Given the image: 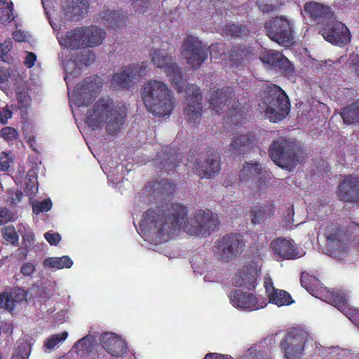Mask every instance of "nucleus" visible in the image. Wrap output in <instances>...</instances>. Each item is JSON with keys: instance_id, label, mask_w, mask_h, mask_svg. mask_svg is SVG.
Segmentation results:
<instances>
[{"instance_id": "60", "label": "nucleus", "mask_w": 359, "mask_h": 359, "mask_svg": "<svg viewBox=\"0 0 359 359\" xmlns=\"http://www.w3.org/2000/svg\"><path fill=\"white\" fill-rule=\"evenodd\" d=\"M224 53V50L222 44H212L210 46V55L211 58H217Z\"/></svg>"}, {"instance_id": "53", "label": "nucleus", "mask_w": 359, "mask_h": 359, "mask_svg": "<svg viewBox=\"0 0 359 359\" xmlns=\"http://www.w3.org/2000/svg\"><path fill=\"white\" fill-rule=\"evenodd\" d=\"M0 135L6 141L13 140L17 138L18 132L11 127H4L0 131Z\"/></svg>"}, {"instance_id": "27", "label": "nucleus", "mask_w": 359, "mask_h": 359, "mask_svg": "<svg viewBox=\"0 0 359 359\" xmlns=\"http://www.w3.org/2000/svg\"><path fill=\"white\" fill-rule=\"evenodd\" d=\"M151 62L158 68L164 70L174 61L171 55H168L165 50L154 48L150 51Z\"/></svg>"}, {"instance_id": "58", "label": "nucleus", "mask_w": 359, "mask_h": 359, "mask_svg": "<svg viewBox=\"0 0 359 359\" xmlns=\"http://www.w3.org/2000/svg\"><path fill=\"white\" fill-rule=\"evenodd\" d=\"M271 247L294 246V241L288 240V238H285V237H278L277 238H275V240L271 241Z\"/></svg>"}, {"instance_id": "57", "label": "nucleus", "mask_w": 359, "mask_h": 359, "mask_svg": "<svg viewBox=\"0 0 359 359\" xmlns=\"http://www.w3.org/2000/svg\"><path fill=\"white\" fill-rule=\"evenodd\" d=\"M264 287L269 298V302L272 303L271 294L273 292V282L270 276H265L264 279Z\"/></svg>"}, {"instance_id": "34", "label": "nucleus", "mask_w": 359, "mask_h": 359, "mask_svg": "<svg viewBox=\"0 0 359 359\" xmlns=\"http://www.w3.org/2000/svg\"><path fill=\"white\" fill-rule=\"evenodd\" d=\"M72 264V261L67 256H62L61 257H49L43 261L44 266L57 269L70 268Z\"/></svg>"}, {"instance_id": "37", "label": "nucleus", "mask_w": 359, "mask_h": 359, "mask_svg": "<svg viewBox=\"0 0 359 359\" xmlns=\"http://www.w3.org/2000/svg\"><path fill=\"white\" fill-rule=\"evenodd\" d=\"M271 303L276 304L278 306H281V305L291 304V303L294 302V300L289 292L284 291V290L276 289V287H274L273 292L271 293Z\"/></svg>"}, {"instance_id": "63", "label": "nucleus", "mask_w": 359, "mask_h": 359, "mask_svg": "<svg viewBox=\"0 0 359 359\" xmlns=\"http://www.w3.org/2000/svg\"><path fill=\"white\" fill-rule=\"evenodd\" d=\"M35 266L29 262H26L23 264V265L21 266L20 272L24 276H31L34 271H35Z\"/></svg>"}, {"instance_id": "48", "label": "nucleus", "mask_w": 359, "mask_h": 359, "mask_svg": "<svg viewBox=\"0 0 359 359\" xmlns=\"http://www.w3.org/2000/svg\"><path fill=\"white\" fill-rule=\"evenodd\" d=\"M316 281V277L311 276L309 273H305V271H303V273H302L300 278L301 285L308 292H313V290L315 288Z\"/></svg>"}, {"instance_id": "9", "label": "nucleus", "mask_w": 359, "mask_h": 359, "mask_svg": "<svg viewBox=\"0 0 359 359\" xmlns=\"http://www.w3.org/2000/svg\"><path fill=\"white\" fill-rule=\"evenodd\" d=\"M307 338L308 333L302 328H291L280 343L286 359H301Z\"/></svg>"}, {"instance_id": "20", "label": "nucleus", "mask_w": 359, "mask_h": 359, "mask_svg": "<svg viewBox=\"0 0 359 359\" xmlns=\"http://www.w3.org/2000/svg\"><path fill=\"white\" fill-rule=\"evenodd\" d=\"M338 196L341 201H356L359 196V180L356 177H345L338 188Z\"/></svg>"}, {"instance_id": "1", "label": "nucleus", "mask_w": 359, "mask_h": 359, "mask_svg": "<svg viewBox=\"0 0 359 359\" xmlns=\"http://www.w3.org/2000/svg\"><path fill=\"white\" fill-rule=\"evenodd\" d=\"M187 215V208L180 204L171 205L165 212L149 210L144 214L137 231L144 241L158 245L170 239L182 223L184 231L200 238L210 236L219 223L217 216L210 210H198L184 221Z\"/></svg>"}, {"instance_id": "38", "label": "nucleus", "mask_w": 359, "mask_h": 359, "mask_svg": "<svg viewBox=\"0 0 359 359\" xmlns=\"http://www.w3.org/2000/svg\"><path fill=\"white\" fill-rule=\"evenodd\" d=\"M68 337L67 332L55 334L47 338L43 343V348L46 352H50L60 342L64 341Z\"/></svg>"}, {"instance_id": "2", "label": "nucleus", "mask_w": 359, "mask_h": 359, "mask_svg": "<svg viewBox=\"0 0 359 359\" xmlns=\"http://www.w3.org/2000/svg\"><path fill=\"white\" fill-rule=\"evenodd\" d=\"M126 109L115 104L110 98H100L88 110L86 123L93 130L104 127L106 133L114 135L119 132L126 118Z\"/></svg>"}, {"instance_id": "30", "label": "nucleus", "mask_w": 359, "mask_h": 359, "mask_svg": "<svg viewBox=\"0 0 359 359\" xmlns=\"http://www.w3.org/2000/svg\"><path fill=\"white\" fill-rule=\"evenodd\" d=\"M322 252L330 256L337 261L346 263L351 259V254L349 249L346 248H322Z\"/></svg>"}, {"instance_id": "3", "label": "nucleus", "mask_w": 359, "mask_h": 359, "mask_svg": "<svg viewBox=\"0 0 359 359\" xmlns=\"http://www.w3.org/2000/svg\"><path fill=\"white\" fill-rule=\"evenodd\" d=\"M172 92L163 81L149 80L142 89V100L149 111L157 116L170 114L173 109Z\"/></svg>"}, {"instance_id": "40", "label": "nucleus", "mask_w": 359, "mask_h": 359, "mask_svg": "<svg viewBox=\"0 0 359 359\" xmlns=\"http://www.w3.org/2000/svg\"><path fill=\"white\" fill-rule=\"evenodd\" d=\"M37 179L35 176L34 171L29 170L26 176L25 180V192L29 196L33 197L37 192L38 187L36 185Z\"/></svg>"}, {"instance_id": "36", "label": "nucleus", "mask_w": 359, "mask_h": 359, "mask_svg": "<svg viewBox=\"0 0 359 359\" xmlns=\"http://www.w3.org/2000/svg\"><path fill=\"white\" fill-rule=\"evenodd\" d=\"M229 149L233 156H243L247 149V137L245 135L234 137L230 144Z\"/></svg>"}, {"instance_id": "43", "label": "nucleus", "mask_w": 359, "mask_h": 359, "mask_svg": "<svg viewBox=\"0 0 359 359\" xmlns=\"http://www.w3.org/2000/svg\"><path fill=\"white\" fill-rule=\"evenodd\" d=\"M3 238L6 241V244L15 245L19 239V236L13 226H7L1 229Z\"/></svg>"}, {"instance_id": "50", "label": "nucleus", "mask_w": 359, "mask_h": 359, "mask_svg": "<svg viewBox=\"0 0 359 359\" xmlns=\"http://www.w3.org/2000/svg\"><path fill=\"white\" fill-rule=\"evenodd\" d=\"M243 31L241 26L234 24L225 25L222 29L223 34L226 36H238Z\"/></svg>"}, {"instance_id": "59", "label": "nucleus", "mask_w": 359, "mask_h": 359, "mask_svg": "<svg viewBox=\"0 0 359 359\" xmlns=\"http://www.w3.org/2000/svg\"><path fill=\"white\" fill-rule=\"evenodd\" d=\"M131 6L136 11L143 13L148 6L147 0H130Z\"/></svg>"}, {"instance_id": "7", "label": "nucleus", "mask_w": 359, "mask_h": 359, "mask_svg": "<svg viewBox=\"0 0 359 359\" xmlns=\"http://www.w3.org/2000/svg\"><path fill=\"white\" fill-rule=\"evenodd\" d=\"M102 86V82L97 76L86 78L75 86L72 93H69L70 102L78 107L89 105Z\"/></svg>"}, {"instance_id": "18", "label": "nucleus", "mask_w": 359, "mask_h": 359, "mask_svg": "<svg viewBox=\"0 0 359 359\" xmlns=\"http://www.w3.org/2000/svg\"><path fill=\"white\" fill-rule=\"evenodd\" d=\"M181 154L171 148L166 147L162 150L154 160L155 165L161 170L169 172L173 170L179 163Z\"/></svg>"}, {"instance_id": "62", "label": "nucleus", "mask_w": 359, "mask_h": 359, "mask_svg": "<svg viewBox=\"0 0 359 359\" xmlns=\"http://www.w3.org/2000/svg\"><path fill=\"white\" fill-rule=\"evenodd\" d=\"M44 236L51 245H56L61 239L60 235L58 233H50L47 232Z\"/></svg>"}, {"instance_id": "51", "label": "nucleus", "mask_w": 359, "mask_h": 359, "mask_svg": "<svg viewBox=\"0 0 359 359\" xmlns=\"http://www.w3.org/2000/svg\"><path fill=\"white\" fill-rule=\"evenodd\" d=\"M52 203L50 199H45L41 202L34 203L32 205L33 212L36 214H39L41 212H47L50 210Z\"/></svg>"}, {"instance_id": "6", "label": "nucleus", "mask_w": 359, "mask_h": 359, "mask_svg": "<svg viewBox=\"0 0 359 359\" xmlns=\"http://www.w3.org/2000/svg\"><path fill=\"white\" fill-rule=\"evenodd\" d=\"M266 32L272 41L282 46H291L294 43L293 20L285 16L272 18L264 24Z\"/></svg>"}, {"instance_id": "10", "label": "nucleus", "mask_w": 359, "mask_h": 359, "mask_svg": "<svg viewBox=\"0 0 359 359\" xmlns=\"http://www.w3.org/2000/svg\"><path fill=\"white\" fill-rule=\"evenodd\" d=\"M182 53L187 62L194 69H197L208 57L205 47L193 36H187L184 39Z\"/></svg>"}, {"instance_id": "54", "label": "nucleus", "mask_w": 359, "mask_h": 359, "mask_svg": "<svg viewBox=\"0 0 359 359\" xmlns=\"http://www.w3.org/2000/svg\"><path fill=\"white\" fill-rule=\"evenodd\" d=\"M12 43L11 40H8L0 44V60L7 61L8 53L12 48Z\"/></svg>"}, {"instance_id": "64", "label": "nucleus", "mask_w": 359, "mask_h": 359, "mask_svg": "<svg viewBox=\"0 0 359 359\" xmlns=\"http://www.w3.org/2000/svg\"><path fill=\"white\" fill-rule=\"evenodd\" d=\"M350 320L359 328V308L351 307Z\"/></svg>"}, {"instance_id": "61", "label": "nucleus", "mask_w": 359, "mask_h": 359, "mask_svg": "<svg viewBox=\"0 0 359 359\" xmlns=\"http://www.w3.org/2000/svg\"><path fill=\"white\" fill-rule=\"evenodd\" d=\"M13 219V215L11 211L6 208H0V225Z\"/></svg>"}, {"instance_id": "28", "label": "nucleus", "mask_w": 359, "mask_h": 359, "mask_svg": "<svg viewBox=\"0 0 359 359\" xmlns=\"http://www.w3.org/2000/svg\"><path fill=\"white\" fill-rule=\"evenodd\" d=\"M100 17L104 24L112 27H118L121 26L126 18L118 12L111 11L108 8H104L101 11Z\"/></svg>"}, {"instance_id": "33", "label": "nucleus", "mask_w": 359, "mask_h": 359, "mask_svg": "<svg viewBox=\"0 0 359 359\" xmlns=\"http://www.w3.org/2000/svg\"><path fill=\"white\" fill-rule=\"evenodd\" d=\"M244 245L243 237L237 233L224 235L217 241V247H238Z\"/></svg>"}, {"instance_id": "26", "label": "nucleus", "mask_w": 359, "mask_h": 359, "mask_svg": "<svg viewBox=\"0 0 359 359\" xmlns=\"http://www.w3.org/2000/svg\"><path fill=\"white\" fill-rule=\"evenodd\" d=\"M164 71L177 93H182L185 86V81L183 79L180 68L176 62H173Z\"/></svg>"}, {"instance_id": "42", "label": "nucleus", "mask_w": 359, "mask_h": 359, "mask_svg": "<svg viewBox=\"0 0 359 359\" xmlns=\"http://www.w3.org/2000/svg\"><path fill=\"white\" fill-rule=\"evenodd\" d=\"M267 304V299L264 298L262 295L250 294L248 293V311L264 308Z\"/></svg>"}, {"instance_id": "47", "label": "nucleus", "mask_w": 359, "mask_h": 359, "mask_svg": "<svg viewBox=\"0 0 359 359\" xmlns=\"http://www.w3.org/2000/svg\"><path fill=\"white\" fill-rule=\"evenodd\" d=\"M31 353V346L27 342L22 343L18 346L11 359H27Z\"/></svg>"}, {"instance_id": "11", "label": "nucleus", "mask_w": 359, "mask_h": 359, "mask_svg": "<svg viewBox=\"0 0 359 359\" xmlns=\"http://www.w3.org/2000/svg\"><path fill=\"white\" fill-rule=\"evenodd\" d=\"M95 60V55L90 50H83L75 53L70 60L64 62L63 65L66 72L65 81L69 85L71 77H75L80 74V70L90 65Z\"/></svg>"}, {"instance_id": "32", "label": "nucleus", "mask_w": 359, "mask_h": 359, "mask_svg": "<svg viewBox=\"0 0 359 359\" xmlns=\"http://www.w3.org/2000/svg\"><path fill=\"white\" fill-rule=\"evenodd\" d=\"M262 261L259 255L255 257V265L248 264V290L256 286L257 280L261 275Z\"/></svg>"}, {"instance_id": "14", "label": "nucleus", "mask_w": 359, "mask_h": 359, "mask_svg": "<svg viewBox=\"0 0 359 359\" xmlns=\"http://www.w3.org/2000/svg\"><path fill=\"white\" fill-rule=\"evenodd\" d=\"M323 37L332 44L343 45L351 39L350 31L341 22H334L321 30Z\"/></svg>"}, {"instance_id": "16", "label": "nucleus", "mask_w": 359, "mask_h": 359, "mask_svg": "<svg viewBox=\"0 0 359 359\" xmlns=\"http://www.w3.org/2000/svg\"><path fill=\"white\" fill-rule=\"evenodd\" d=\"M259 59L271 68H280L287 72L293 70V67L289 59L279 51L264 50L260 54Z\"/></svg>"}, {"instance_id": "21", "label": "nucleus", "mask_w": 359, "mask_h": 359, "mask_svg": "<svg viewBox=\"0 0 359 359\" xmlns=\"http://www.w3.org/2000/svg\"><path fill=\"white\" fill-rule=\"evenodd\" d=\"M86 0H66L62 8L65 16L68 20H77L87 12Z\"/></svg>"}, {"instance_id": "15", "label": "nucleus", "mask_w": 359, "mask_h": 359, "mask_svg": "<svg viewBox=\"0 0 359 359\" xmlns=\"http://www.w3.org/2000/svg\"><path fill=\"white\" fill-rule=\"evenodd\" d=\"M100 343L107 353L112 356L121 357L128 347L124 339L112 332H106L100 337Z\"/></svg>"}, {"instance_id": "4", "label": "nucleus", "mask_w": 359, "mask_h": 359, "mask_svg": "<svg viewBox=\"0 0 359 359\" xmlns=\"http://www.w3.org/2000/svg\"><path fill=\"white\" fill-rule=\"evenodd\" d=\"M260 108L271 121H281L290 111V102L284 90L271 84L266 88Z\"/></svg>"}, {"instance_id": "31", "label": "nucleus", "mask_w": 359, "mask_h": 359, "mask_svg": "<svg viewBox=\"0 0 359 359\" xmlns=\"http://www.w3.org/2000/svg\"><path fill=\"white\" fill-rule=\"evenodd\" d=\"M95 338L93 335L88 334L75 343L73 348L80 355L84 356L93 350Z\"/></svg>"}, {"instance_id": "22", "label": "nucleus", "mask_w": 359, "mask_h": 359, "mask_svg": "<svg viewBox=\"0 0 359 359\" xmlns=\"http://www.w3.org/2000/svg\"><path fill=\"white\" fill-rule=\"evenodd\" d=\"M348 293L341 290L329 292L327 296V301L340 310L351 320V307L348 303Z\"/></svg>"}, {"instance_id": "13", "label": "nucleus", "mask_w": 359, "mask_h": 359, "mask_svg": "<svg viewBox=\"0 0 359 359\" xmlns=\"http://www.w3.org/2000/svg\"><path fill=\"white\" fill-rule=\"evenodd\" d=\"M187 107L185 109L186 118L190 123H196L200 120L202 111V95L198 86L193 84L186 86Z\"/></svg>"}, {"instance_id": "39", "label": "nucleus", "mask_w": 359, "mask_h": 359, "mask_svg": "<svg viewBox=\"0 0 359 359\" xmlns=\"http://www.w3.org/2000/svg\"><path fill=\"white\" fill-rule=\"evenodd\" d=\"M230 300L232 304L241 310H245L247 305V297L242 290H235L230 294Z\"/></svg>"}, {"instance_id": "12", "label": "nucleus", "mask_w": 359, "mask_h": 359, "mask_svg": "<svg viewBox=\"0 0 359 359\" xmlns=\"http://www.w3.org/2000/svg\"><path fill=\"white\" fill-rule=\"evenodd\" d=\"M231 98V90L229 88L217 89L213 91L210 97V107L215 111L216 114L220 115L226 112L227 119L236 116L238 111L236 109L232 110L229 108Z\"/></svg>"}, {"instance_id": "29", "label": "nucleus", "mask_w": 359, "mask_h": 359, "mask_svg": "<svg viewBox=\"0 0 359 359\" xmlns=\"http://www.w3.org/2000/svg\"><path fill=\"white\" fill-rule=\"evenodd\" d=\"M272 250L278 261L285 259H299L306 254L303 249H298V248H273Z\"/></svg>"}, {"instance_id": "8", "label": "nucleus", "mask_w": 359, "mask_h": 359, "mask_svg": "<svg viewBox=\"0 0 359 359\" xmlns=\"http://www.w3.org/2000/svg\"><path fill=\"white\" fill-rule=\"evenodd\" d=\"M146 68L143 62L122 67L118 72L113 75L111 86L116 89L130 88L145 75Z\"/></svg>"}, {"instance_id": "45", "label": "nucleus", "mask_w": 359, "mask_h": 359, "mask_svg": "<svg viewBox=\"0 0 359 359\" xmlns=\"http://www.w3.org/2000/svg\"><path fill=\"white\" fill-rule=\"evenodd\" d=\"M154 187L155 191L167 195L172 194L175 189V184L169 182L167 180H161L156 182L154 184Z\"/></svg>"}, {"instance_id": "17", "label": "nucleus", "mask_w": 359, "mask_h": 359, "mask_svg": "<svg viewBox=\"0 0 359 359\" xmlns=\"http://www.w3.org/2000/svg\"><path fill=\"white\" fill-rule=\"evenodd\" d=\"M195 172L201 177L210 178L220 170L219 157L210 155L206 158L196 160L194 162Z\"/></svg>"}, {"instance_id": "24", "label": "nucleus", "mask_w": 359, "mask_h": 359, "mask_svg": "<svg viewBox=\"0 0 359 359\" xmlns=\"http://www.w3.org/2000/svg\"><path fill=\"white\" fill-rule=\"evenodd\" d=\"M85 46L93 47L102 43L105 38V32L96 26L83 27Z\"/></svg>"}, {"instance_id": "5", "label": "nucleus", "mask_w": 359, "mask_h": 359, "mask_svg": "<svg viewBox=\"0 0 359 359\" xmlns=\"http://www.w3.org/2000/svg\"><path fill=\"white\" fill-rule=\"evenodd\" d=\"M269 156L275 164L287 170L294 168L300 161L295 144L288 139L275 140L269 149Z\"/></svg>"}, {"instance_id": "23", "label": "nucleus", "mask_w": 359, "mask_h": 359, "mask_svg": "<svg viewBox=\"0 0 359 359\" xmlns=\"http://www.w3.org/2000/svg\"><path fill=\"white\" fill-rule=\"evenodd\" d=\"M25 297V290L20 287L15 288L9 294L4 292L0 294V306L11 311L14 309L15 303L23 301Z\"/></svg>"}, {"instance_id": "35", "label": "nucleus", "mask_w": 359, "mask_h": 359, "mask_svg": "<svg viewBox=\"0 0 359 359\" xmlns=\"http://www.w3.org/2000/svg\"><path fill=\"white\" fill-rule=\"evenodd\" d=\"M341 116L347 124L359 121V102H353L348 107L344 108Z\"/></svg>"}, {"instance_id": "41", "label": "nucleus", "mask_w": 359, "mask_h": 359, "mask_svg": "<svg viewBox=\"0 0 359 359\" xmlns=\"http://www.w3.org/2000/svg\"><path fill=\"white\" fill-rule=\"evenodd\" d=\"M238 249L235 248H215V255L218 259L223 262H229L238 255Z\"/></svg>"}, {"instance_id": "49", "label": "nucleus", "mask_w": 359, "mask_h": 359, "mask_svg": "<svg viewBox=\"0 0 359 359\" xmlns=\"http://www.w3.org/2000/svg\"><path fill=\"white\" fill-rule=\"evenodd\" d=\"M17 99L20 109H27L31 104V98L25 90L17 92Z\"/></svg>"}, {"instance_id": "44", "label": "nucleus", "mask_w": 359, "mask_h": 359, "mask_svg": "<svg viewBox=\"0 0 359 359\" xmlns=\"http://www.w3.org/2000/svg\"><path fill=\"white\" fill-rule=\"evenodd\" d=\"M247 55L245 46H239L233 47L230 53L231 60L236 64H240L244 61Z\"/></svg>"}, {"instance_id": "25", "label": "nucleus", "mask_w": 359, "mask_h": 359, "mask_svg": "<svg viewBox=\"0 0 359 359\" xmlns=\"http://www.w3.org/2000/svg\"><path fill=\"white\" fill-rule=\"evenodd\" d=\"M61 45L71 49L79 48L85 45L83 27L76 28L68 32L60 41Z\"/></svg>"}, {"instance_id": "55", "label": "nucleus", "mask_w": 359, "mask_h": 359, "mask_svg": "<svg viewBox=\"0 0 359 359\" xmlns=\"http://www.w3.org/2000/svg\"><path fill=\"white\" fill-rule=\"evenodd\" d=\"M251 221L254 224L261 222L263 217H264V212L260 206H255L251 209Z\"/></svg>"}, {"instance_id": "56", "label": "nucleus", "mask_w": 359, "mask_h": 359, "mask_svg": "<svg viewBox=\"0 0 359 359\" xmlns=\"http://www.w3.org/2000/svg\"><path fill=\"white\" fill-rule=\"evenodd\" d=\"M247 277V272L245 269L238 271L233 278V283L237 287H242L245 285Z\"/></svg>"}, {"instance_id": "52", "label": "nucleus", "mask_w": 359, "mask_h": 359, "mask_svg": "<svg viewBox=\"0 0 359 359\" xmlns=\"http://www.w3.org/2000/svg\"><path fill=\"white\" fill-rule=\"evenodd\" d=\"M257 5L262 12H271L280 6V4H274V0H266L265 1L258 0Z\"/></svg>"}, {"instance_id": "19", "label": "nucleus", "mask_w": 359, "mask_h": 359, "mask_svg": "<svg viewBox=\"0 0 359 359\" xmlns=\"http://www.w3.org/2000/svg\"><path fill=\"white\" fill-rule=\"evenodd\" d=\"M304 12L317 22L332 20L334 18V11L332 8L319 2H306L304 4Z\"/></svg>"}, {"instance_id": "46", "label": "nucleus", "mask_w": 359, "mask_h": 359, "mask_svg": "<svg viewBox=\"0 0 359 359\" xmlns=\"http://www.w3.org/2000/svg\"><path fill=\"white\" fill-rule=\"evenodd\" d=\"M14 20L12 2L0 8V23L5 25Z\"/></svg>"}]
</instances>
